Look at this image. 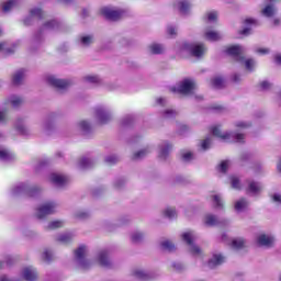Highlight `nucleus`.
Returning <instances> with one entry per match:
<instances>
[{"label":"nucleus","mask_w":281,"mask_h":281,"mask_svg":"<svg viewBox=\"0 0 281 281\" xmlns=\"http://www.w3.org/2000/svg\"><path fill=\"white\" fill-rule=\"evenodd\" d=\"M223 85H224V81H223V78H221V77H214L211 80V86L214 87L215 89H221V87H223Z\"/></svg>","instance_id":"nucleus-38"},{"label":"nucleus","mask_w":281,"mask_h":281,"mask_svg":"<svg viewBox=\"0 0 281 281\" xmlns=\"http://www.w3.org/2000/svg\"><path fill=\"white\" fill-rule=\"evenodd\" d=\"M172 93H181L182 95H190L196 91V82L192 79H183L179 81L173 87L170 88Z\"/></svg>","instance_id":"nucleus-3"},{"label":"nucleus","mask_w":281,"mask_h":281,"mask_svg":"<svg viewBox=\"0 0 281 281\" xmlns=\"http://www.w3.org/2000/svg\"><path fill=\"white\" fill-rule=\"evenodd\" d=\"M170 150H172V145L168 142H165L159 146L158 156L160 159H166V156L170 155Z\"/></svg>","instance_id":"nucleus-19"},{"label":"nucleus","mask_w":281,"mask_h":281,"mask_svg":"<svg viewBox=\"0 0 281 281\" xmlns=\"http://www.w3.org/2000/svg\"><path fill=\"white\" fill-rule=\"evenodd\" d=\"M78 128L81 130L82 133H89L91 124H89L87 121H81L78 123Z\"/></svg>","instance_id":"nucleus-43"},{"label":"nucleus","mask_w":281,"mask_h":281,"mask_svg":"<svg viewBox=\"0 0 281 281\" xmlns=\"http://www.w3.org/2000/svg\"><path fill=\"white\" fill-rule=\"evenodd\" d=\"M225 262V257L221 254H213L212 258L209 259L207 267L210 269H214L218 267V265H223Z\"/></svg>","instance_id":"nucleus-18"},{"label":"nucleus","mask_w":281,"mask_h":281,"mask_svg":"<svg viewBox=\"0 0 281 281\" xmlns=\"http://www.w3.org/2000/svg\"><path fill=\"white\" fill-rule=\"evenodd\" d=\"M203 37L205 38V41L216 43V41H221V38H223V33L214 31V29H205L203 31Z\"/></svg>","instance_id":"nucleus-11"},{"label":"nucleus","mask_w":281,"mask_h":281,"mask_svg":"<svg viewBox=\"0 0 281 281\" xmlns=\"http://www.w3.org/2000/svg\"><path fill=\"white\" fill-rule=\"evenodd\" d=\"M43 259L46 261L52 260V250H45L42 255Z\"/></svg>","instance_id":"nucleus-56"},{"label":"nucleus","mask_w":281,"mask_h":281,"mask_svg":"<svg viewBox=\"0 0 281 281\" xmlns=\"http://www.w3.org/2000/svg\"><path fill=\"white\" fill-rule=\"evenodd\" d=\"M204 19L207 21V23H216V21H218V12L209 11L205 13Z\"/></svg>","instance_id":"nucleus-28"},{"label":"nucleus","mask_w":281,"mask_h":281,"mask_svg":"<svg viewBox=\"0 0 281 281\" xmlns=\"http://www.w3.org/2000/svg\"><path fill=\"white\" fill-rule=\"evenodd\" d=\"M147 50L149 54H164V52H166V48L161 44L153 43L147 47Z\"/></svg>","instance_id":"nucleus-23"},{"label":"nucleus","mask_w":281,"mask_h":281,"mask_svg":"<svg viewBox=\"0 0 281 281\" xmlns=\"http://www.w3.org/2000/svg\"><path fill=\"white\" fill-rule=\"evenodd\" d=\"M181 238L189 246V251L192 256H201V248L194 244L198 238L194 231H186L181 234Z\"/></svg>","instance_id":"nucleus-5"},{"label":"nucleus","mask_w":281,"mask_h":281,"mask_svg":"<svg viewBox=\"0 0 281 281\" xmlns=\"http://www.w3.org/2000/svg\"><path fill=\"white\" fill-rule=\"evenodd\" d=\"M259 87L262 89V91H267L268 89H271V82L263 80L260 82Z\"/></svg>","instance_id":"nucleus-50"},{"label":"nucleus","mask_w":281,"mask_h":281,"mask_svg":"<svg viewBox=\"0 0 281 281\" xmlns=\"http://www.w3.org/2000/svg\"><path fill=\"white\" fill-rule=\"evenodd\" d=\"M256 24H257L256 20H254L251 18L246 19L244 21L245 27H244V30H241V34H244V36L249 35L251 32V27H254V25H256Z\"/></svg>","instance_id":"nucleus-22"},{"label":"nucleus","mask_w":281,"mask_h":281,"mask_svg":"<svg viewBox=\"0 0 281 281\" xmlns=\"http://www.w3.org/2000/svg\"><path fill=\"white\" fill-rule=\"evenodd\" d=\"M175 8H177L181 14H188L192 10V2H190V0H177Z\"/></svg>","instance_id":"nucleus-14"},{"label":"nucleus","mask_w":281,"mask_h":281,"mask_svg":"<svg viewBox=\"0 0 281 281\" xmlns=\"http://www.w3.org/2000/svg\"><path fill=\"white\" fill-rule=\"evenodd\" d=\"M274 63H276L277 65H281V54H277V55L274 56Z\"/></svg>","instance_id":"nucleus-60"},{"label":"nucleus","mask_w":281,"mask_h":281,"mask_svg":"<svg viewBox=\"0 0 281 281\" xmlns=\"http://www.w3.org/2000/svg\"><path fill=\"white\" fill-rule=\"evenodd\" d=\"M248 202L245 199H239L235 202L236 212H245L247 210Z\"/></svg>","instance_id":"nucleus-27"},{"label":"nucleus","mask_w":281,"mask_h":281,"mask_svg":"<svg viewBox=\"0 0 281 281\" xmlns=\"http://www.w3.org/2000/svg\"><path fill=\"white\" fill-rule=\"evenodd\" d=\"M142 238H144V233H142V232H135L132 234L133 243H139V240H142Z\"/></svg>","instance_id":"nucleus-48"},{"label":"nucleus","mask_w":281,"mask_h":281,"mask_svg":"<svg viewBox=\"0 0 281 281\" xmlns=\"http://www.w3.org/2000/svg\"><path fill=\"white\" fill-rule=\"evenodd\" d=\"M0 159L2 161H10L12 159V153L4 147H0Z\"/></svg>","instance_id":"nucleus-30"},{"label":"nucleus","mask_w":281,"mask_h":281,"mask_svg":"<svg viewBox=\"0 0 281 281\" xmlns=\"http://www.w3.org/2000/svg\"><path fill=\"white\" fill-rule=\"evenodd\" d=\"M157 102H158V104H166V99H164V98H158V99H157Z\"/></svg>","instance_id":"nucleus-61"},{"label":"nucleus","mask_w":281,"mask_h":281,"mask_svg":"<svg viewBox=\"0 0 281 281\" xmlns=\"http://www.w3.org/2000/svg\"><path fill=\"white\" fill-rule=\"evenodd\" d=\"M25 25H30V22L27 20H24Z\"/></svg>","instance_id":"nucleus-64"},{"label":"nucleus","mask_w":281,"mask_h":281,"mask_svg":"<svg viewBox=\"0 0 281 281\" xmlns=\"http://www.w3.org/2000/svg\"><path fill=\"white\" fill-rule=\"evenodd\" d=\"M213 205L214 207H216V210H223V199L221 198V195L215 194L213 195Z\"/></svg>","instance_id":"nucleus-36"},{"label":"nucleus","mask_w":281,"mask_h":281,"mask_svg":"<svg viewBox=\"0 0 281 281\" xmlns=\"http://www.w3.org/2000/svg\"><path fill=\"white\" fill-rule=\"evenodd\" d=\"M274 240L276 238H273V236L271 235L259 234L257 236V244L259 245V247H271Z\"/></svg>","instance_id":"nucleus-13"},{"label":"nucleus","mask_w":281,"mask_h":281,"mask_svg":"<svg viewBox=\"0 0 281 281\" xmlns=\"http://www.w3.org/2000/svg\"><path fill=\"white\" fill-rule=\"evenodd\" d=\"M94 117L99 124H106L113 117V113L108 106H98L94 110Z\"/></svg>","instance_id":"nucleus-6"},{"label":"nucleus","mask_w":281,"mask_h":281,"mask_svg":"<svg viewBox=\"0 0 281 281\" xmlns=\"http://www.w3.org/2000/svg\"><path fill=\"white\" fill-rule=\"evenodd\" d=\"M231 186L234 190H241L243 189V184L240 183V179H238V177H236V176L231 177Z\"/></svg>","instance_id":"nucleus-33"},{"label":"nucleus","mask_w":281,"mask_h":281,"mask_svg":"<svg viewBox=\"0 0 281 281\" xmlns=\"http://www.w3.org/2000/svg\"><path fill=\"white\" fill-rule=\"evenodd\" d=\"M87 256V246H79L75 250V257L77 262H79L80 267L82 269H87L89 266L87 265V259L85 258Z\"/></svg>","instance_id":"nucleus-10"},{"label":"nucleus","mask_w":281,"mask_h":281,"mask_svg":"<svg viewBox=\"0 0 281 281\" xmlns=\"http://www.w3.org/2000/svg\"><path fill=\"white\" fill-rule=\"evenodd\" d=\"M256 53L259 54L260 56H267V54H269L270 50L267 47H259L256 49Z\"/></svg>","instance_id":"nucleus-51"},{"label":"nucleus","mask_w":281,"mask_h":281,"mask_svg":"<svg viewBox=\"0 0 281 281\" xmlns=\"http://www.w3.org/2000/svg\"><path fill=\"white\" fill-rule=\"evenodd\" d=\"M21 104H23V99L18 95H11L4 102V106H13V109L21 106Z\"/></svg>","instance_id":"nucleus-20"},{"label":"nucleus","mask_w":281,"mask_h":281,"mask_svg":"<svg viewBox=\"0 0 281 281\" xmlns=\"http://www.w3.org/2000/svg\"><path fill=\"white\" fill-rule=\"evenodd\" d=\"M272 203H276V205H281V194L280 193H273L271 195Z\"/></svg>","instance_id":"nucleus-49"},{"label":"nucleus","mask_w":281,"mask_h":281,"mask_svg":"<svg viewBox=\"0 0 281 281\" xmlns=\"http://www.w3.org/2000/svg\"><path fill=\"white\" fill-rule=\"evenodd\" d=\"M251 126V123L247 122V121H237L235 123V128L237 131H247V128H249Z\"/></svg>","instance_id":"nucleus-32"},{"label":"nucleus","mask_w":281,"mask_h":281,"mask_svg":"<svg viewBox=\"0 0 281 281\" xmlns=\"http://www.w3.org/2000/svg\"><path fill=\"white\" fill-rule=\"evenodd\" d=\"M204 223L205 225H207L209 227H212L214 225L218 224V218H216V216L209 214L204 217Z\"/></svg>","instance_id":"nucleus-29"},{"label":"nucleus","mask_w":281,"mask_h":281,"mask_svg":"<svg viewBox=\"0 0 281 281\" xmlns=\"http://www.w3.org/2000/svg\"><path fill=\"white\" fill-rule=\"evenodd\" d=\"M97 262L101 265V267H109L110 261H109V254L106 252V250H101L97 255Z\"/></svg>","instance_id":"nucleus-21"},{"label":"nucleus","mask_w":281,"mask_h":281,"mask_svg":"<svg viewBox=\"0 0 281 281\" xmlns=\"http://www.w3.org/2000/svg\"><path fill=\"white\" fill-rule=\"evenodd\" d=\"M175 115H177V112L173 110H166L165 112V117H175Z\"/></svg>","instance_id":"nucleus-58"},{"label":"nucleus","mask_w":281,"mask_h":281,"mask_svg":"<svg viewBox=\"0 0 281 281\" xmlns=\"http://www.w3.org/2000/svg\"><path fill=\"white\" fill-rule=\"evenodd\" d=\"M175 52L179 56L191 54V56H194V58H203L207 52V47H205V44L202 43L191 44L190 42H179L175 46Z\"/></svg>","instance_id":"nucleus-1"},{"label":"nucleus","mask_w":281,"mask_h":281,"mask_svg":"<svg viewBox=\"0 0 281 281\" xmlns=\"http://www.w3.org/2000/svg\"><path fill=\"white\" fill-rule=\"evenodd\" d=\"M23 192H27V184L18 183L11 189V193L13 196H18V194H23Z\"/></svg>","instance_id":"nucleus-24"},{"label":"nucleus","mask_w":281,"mask_h":281,"mask_svg":"<svg viewBox=\"0 0 281 281\" xmlns=\"http://www.w3.org/2000/svg\"><path fill=\"white\" fill-rule=\"evenodd\" d=\"M101 14L105 16V19H109L110 21H117V19L122 16V11L116 10L113 7H103L101 9Z\"/></svg>","instance_id":"nucleus-9"},{"label":"nucleus","mask_w":281,"mask_h":281,"mask_svg":"<svg viewBox=\"0 0 281 281\" xmlns=\"http://www.w3.org/2000/svg\"><path fill=\"white\" fill-rule=\"evenodd\" d=\"M80 167L81 168H89V159H87V158L81 159Z\"/></svg>","instance_id":"nucleus-59"},{"label":"nucleus","mask_w":281,"mask_h":281,"mask_svg":"<svg viewBox=\"0 0 281 281\" xmlns=\"http://www.w3.org/2000/svg\"><path fill=\"white\" fill-rule=\"evenodd\" d=\"M263 16L271 18L273 14H276V8L272 7V4L266 5V8L262 10Z\"/></svg>","instance_id":"nucleus-35"},{"label":"nucleus","mask_w":281,"mask_h":281,"mask_svg":"<svg viewBox=\"0 0 281 281\" xmlns=\"http://www.w3.org/2000/svg\"><path fill=\"white\" fill-rule=\"evenodd\" d=\"M80 43L81 45H83V47H87L88 45H91V43H93V36L85 35L80 38Z\"/></svg>","instance_id":"nucleus-42"},{"label":"nucleus","mask_w":281,"mask_h":281,"mask_svg":"<svg viewBox=\"0 0 281 281\" xmlns=\"http://www.w3.org/2000/svg\"><path fill=\"white\" fill-rule=\"evenodd\" d=\"M234 82H238L240 80V77L238 75H235L233 77Z\"/></svg>","instance_id":"nucleus-63"},{"label":"nucleus","mask_w":281,"mask_h":281,"mask_svg":"<svg viewBox=\"0 0 281 281\" xmlns=\"http://www.w3.org/2000/svg\"><path fill=\"white\" fill-rule=\"evenodd\" d=\"M25 79V70H18L12 78L13 85H21L23 80Z\"/></svg>","instance_id":"nucleus-26"},{"label":"nucleus","mask_w":281,"mask_h":281,"mask_svg":"<svg viewBox=\"0 0 281 281\" xmlns=\"http://www.w3.org/2000/svg\"><path fill=\"white\" fill-rule=\"evenodd\" d=\"M8 52V48H5V44L4 43H0V52Z\"/></svg>","instance_id":"nucleus-62"},{"label":"nucleus","mask_w":281,"mask_h":281,"mask_svg":"<svg viewBox=\"0 0 281 281\" xmlns=\"http://www.w3.org/2000/svg\"><path fill=\"white\" fill-rule=\"evenodd\" d=\"M54 212H56V203L49 201L37 209L36 216L37 218H45V216H49V214H54Z\"/></svg>","instance_id":"nucleus-7"},{"label":"nucleus","mask_w":281,"mask_h":281,"mask_svg":"<svg viewBox=\"0 0 281 281\" xmlns=\"http://www.w3.org/2000/svg\"><path fill=\"white\" fill-rule=\"evenodd\" d=\"M49 181L54 186H57L58 188H61V186H65L67 183V181H69V179H67V176H65L63 173L54 172V173H50Z\"/></svg>","instance_id":"nucleus-12"},{"label":"nucleus","mask_w":281,"mask_h":281,"mask_svg":"<svg viewBox=\"0 0 281 281\" xmlns=\"http://www.w3.org/2000/svg\"><path fill=\"white\" fill-rule=\"evenodd\" d=\"M222 238H223V240L227 241V245H229V247H232V249H243V247H245L246 241L241 237L227 239V236L224 235Z\"/></svg>","instance_id":"nucleus-16"},{"label":"nucleus","mask_w":281,"mask_h":281,"mask_svg":"<svg viewBox=\"0 0 281 281\" xmlns=\"http://www.w3.org/2000/svg\"><path fill=\"white\" fill-rule=\"evenodd\" d=\"M182 159L183 161H192V159H194V154L190 150L183 151Z\"/></svg>","instance_id":"nucleus-47"},{"label":"nucleus","mask_w":281,"mask_h":281,"mask_svg":"<svg viewBox=\"0 0 281 281\" xmlns=\"http://www.w3.org/2000/svg\"><path fill=\"white\" fill-rule=\"evenodd\" d=\"M46 82L50 85V87H55L56 89H67L69 87V81L65 79H59L54 75L46 76Z\"/></svg>","instance_id":"nucleus-8"},{"label":"nucleus","mask_w":281,"mask_h":281,"mask_svg":"<svg viewBox=\"0 0 281 281\" xmlns=\"http://www.w3.org/2000/svg\"><path fill=\"white\" fill-rule=\"evenodd\" d=\"M212 146V137H206L200 143L201 150H207Z\"/></svg>","instance_id":"nucleus-39"},{"label":"nucleus","mask_w":281,"mask_h":281,"mask_svg":"<svg viewBox=\"0 0 281 281\" xmlns=\"http://www.w3.org/2000/svg\"><path fill=\"white\" fill-rule=\"evenodd\" d=\"M232 166V161L229 160H224L220 164L218 170L220 172H227V169H229Z\"/></svg>","instance_id":"nucleus-41"},{"label":"nucleus","mask_w":281,"mask_h":281,"mask_svg":"<svg viewBox=\"0 0 281 281\" xmlns=\"http://www.w3.org/2000/svg\"><path fill=\"white\" fill-rule=\"evenodd\" d=\"M225 53L235 58L237 63H241L248 71H254V69H256V60L245 58V47L240 45H232L226 48Z\"/></svg>","instance_id":"nucleus-2"},{"label":"nucleus","mask_w":281,"mask_h":281,"mask_svg":"<svg viewBox=\"0 0 281 281\" xmlns=\"http://www.w3.org/2000/svg\"><path fill=\"white\" fill-rule=\"evenodd\" d=\"M106 164H115L117 161V157L111 155L105 158Z\"/></svg>","instance_id":"nucleus-57"},{"label":"nucleus","mask_w":281,"mask_h":281,"mask_svg":"<svg viewBox=\"0 0 281 281\" xmlns=\"http://www.w3.org/2000/svg\"><path fill=\"white\" fill-rule=\"evenodd\" d=\"M58 243H63L67 245V243H71L74 240V233H61L57 237Z\"/></svg>","instance_id":"nucleus-25"},{"label":"nucleus","mask_w":281,"mask_h":281,"mask_svg":"<svg viewBox=\"0 0 281 281\" xmlns=\"http://www.w3.org/2000/svg\"><path fill=\"white\" fill-rule=\"evenodd\" d=\"M150 153V148H144L134 154V159H142L143 157H146Z\"/></svg>","instance_id":"nucleus-44"},{"label":"nucleus","mask_w":281,"mask_h":281,"mask_svg":"<svg viewBox=\"0 0 281 281\" xmlns=\"http://www.w3.org/2000/svg\"><path fill=\"white\" fill-rule=\"evenodd\" d=\"M48 229H60V227H65V222L60 220L53 221L48 224Z\"/></svg>","instance_id":"nucleus-34"},{"label":"nucleus","mask_w":281,"mask_h":281,"mask_svg":"<svg viewBox=\"0 0 281 281\" xmlns=\"http://www.w3.org/2000/svg\"><path fill=\"white\" fill-rule=\"evenodd\" d=\"M58 27V22L52 20L44 24V30H56Z\"/></svg>","instance_id":"nucleus-46"},{"label":"nucleus","mask_w":281,"mask_h":281,"mask_svg":"<svg viewBox=\"0 0 281 281\" xmlns=\"http://www.w3.org/2000/svg\"><path fill=\"white\" fill-rule=\"evenodd\" d=\"M134 276L135 278H139L140 280H144V278H146V272L144 270H135Z\"/></svg>","instance_id":"nucleus-53"},{"label":"nucleus","mask_w":281,"mask_h":281,"mask_svg":"<svg viewBox=\"0 0 281 281\" xmlns=\"http://www.w3.org/2000/svg\"><path fill=\"white\" fill-rule=\"evenodd\" d=\"M211 132L215 137L223 139V142H237V143L245 142V134L243 133L232 134L229 132H221V127L218 126L212 127Z\"/></svg>","instance_id":"nucleus-4"},{"label":"nucleus","mask_w":281,"mask_h":281,"mask_svg":"<svg viewBox=\"0 0 281 281\" xmlns=\"http://www.w3.org/2000/svg\"><path fill=\"white\" fill-rule=\"evenodd\" d=\"M16 5V0H9L2 7L3 12H10Z\"/></svg>","instance_id":"nucleus-40"},{"label":"nucleus","mask_w":281,"mask_h":281,"mask_svg":"<svg viewBox=\"0 0 281 281\" xmlns=\"http://www.w3.org/2000/svg\"><path fill=\"white\" fill-rule=\"evenodd\" d=\"M167 34H168L169 36H177V27H175V26H168V27H167Z\"/></svg>","instance_id":"nucleus-55"},{"label":"nucleus","mask_w":281,"mask_h":281,"mask_svg":"<svg viewBox=\"0 0 281 281\" xmlns=\"http://www.w3.org/2000/svg\"><path fill=\"white\" fill-rule=\"evenodd\" d=\"M87 82L98 83L100 82V78L98 76H88L86 77Z\"/></svg>","instance_id":"nucleus-54"},{"label":"nucleus","mask_w":281,"mask_h":281,"mask_svg":"<svg viewBox=\"0 0 281 281\" xmlns=\"http://www.w3.org/2000/svg\"><path fill=\"white\" fill-rule=\"evenodd\" d=\"M263 188H265V186H262V183H260V182L249 181L248 188L246 190H247L248 194L256 196L262 192Z\"/></svg>","instance_id":"nucleus-15"},{"label":"nucleus","mask_w":281,"mask_h":281,"mask_svg":"<svg viewBox=\"0 0 281 281\" xmlns=\"http://www.w3.org/2000/svg\"><path fill=\"white\" fill-rule=\"evenodd\" d=\"M160 247L161 249H164L165 251H175V244H172V241L165 239L160 243Z\"/></svg>","instance_id":"nucleus-31"},{"label":"nucleus","mask_w":281,"mask_h":281,"mask_svg":"<svg viewBox=\"0 0 281 281\" xmlns=\"http://www.w3.org/2000/svg\"><path fill=\"white\" fill-rule=\"evenodd\" d=\"M30 16L32 19H34V18L41 19V16H43V10H41L38 8L32 9L30 12Z\"/></svg>","instance_id":"nucleus-45"},{"label":"nucleus","mask_w":281,"mask_h":281,"mask_svg":"<svg viewBox=\"0 0 281 281\" xmlns=\"http://www.w3.org/2000/svg\"><path fill=\"white\" fill-rule=\"evenodd\" d=\"M22 278H24L26 281H35L36 278H38V273L34 267H26L22 270Z\"/></svg>","instance_id":"nucleus-17"},{"label":"nucleus","mask_w":281,"mask_h":281,"mask_svg":"<svg viewBox=\"0 0 281 281\" xmlns=\"http://www.w3.org/2000/svg\"><path fill=\"white\" fill-rule=\"evenodd\" d=\"M164 216L167 218H175L177 216V210L175 207H166L164 210Z\"/></svg>","instance_id":"nucleus-37"},{"label":"nucleus","mask_w":281,"mask_h":281,"mask_svg":"<svg viewBox=\"0 0 281 281\" xmlns=\"http://www.w3.org/2000/svg\"><path fill=\"white\" fill-rule=\"evenodd\" d=\"M8 120V110H0V123H5Z\"/></svg>","instance_id":"nucleus-52"}]
</instances>
